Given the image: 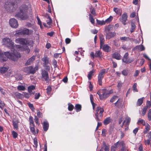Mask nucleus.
Instances as JSON below:
<instances>
[{
    "label": "nucleus",
    "instance_id": "obj_1",
    "mask_svg": "<svg viewBox=\"0 0 151 151\" xmlns=\"http://www.w3.org/2000/svg\"><path fill=\"white\" fill-rule=\"evenodd\" d=\"M20 57V54L15 51L13 53L6 52L4 54L0 49V62L6 61L8 58L13 61H15L18 60V58Z\"/></svg>",
    "mask_w": 151,
    "mask_h": 151
},
{
    "label": "nucleus",
    "instance_id": "obj_2",
    "mask_svg": "<svg viewBox=\"0 0 151 151\" xmlns=\"http://www.w3.org/2000/svg\"><path fill=\"white\" fill-rule=\"evenodd\" d=\"M113 93V91L111 90L108 91L106 89H103L99 90L97 92V94L99 96L100 99H102L108 97L109 95Z\"/></svg>",
    "mask_w": 151,
    "mask_h": 151
},
{
    "label": "nucleus",
    "instance_id": "obj_3",
    "mask_svg": "<svg viewBox=\"0 0 151 151\" xmlns=\"http://www.w3.org/2000/svg\"><path fill=\"white\" fill-rule=\"evenodd\" d=\"M5 9L8 11L11 12H14L17 8L18 6L15 5L14 2L10 0V1L6 3L4 5Z\"/></svg>",
    "mask_w": 151,
    "mask_h": 151
},
{
    "label": "nucleus",
    "instance_id": "obj_4",
    "mask_svg": "<svg viewBox=\"0 0 151 151\" xmlns=\"http://www.w3.org/2000/svg\"><path fill=\"white\" fill-rule=\"evenodd\" d=\"M2 41L7 47L10 49L12 50H14L13 52L15 51L20 54L19 53L14 49V43L8 37L4 38L2 39ZM13 52H14L12 53Z\"/></svg>",
    "mask_w": 151,
    "mask_h": 151
},
{
    "label": "nucleus",
    "instance_id": "obj_5",
    "mask_svg": "<svg viewBox=\"0 0 151 151\" xmlns=\"http://www.w3.org/2000/svg\"><path fill=\"white\" fill-rule=\"evenodd\" d=\"M33 31L29 30L26 28L20 29L19 30H17L16 31L15 35H21L23 36L28 35L32 34Z\"/></svg>",
    "mask_w": 151,
    "mask_h": 151
},
{
    "label": "nucleus",
    "instance_id": "obj_6",
    "mask_svg": "<svg viewBox=\"0 0 151 151\" xmlns=\"http://www.w3.org/2000/svg\"><path fill=\"white\" fill-rule=\"evenodd\" d=\"M20 12L16 14L15 17L23 20L26 19L27 18V9L21 6L20 8Z\"/></svg>",
    "mask_w": 151,
    "mask_h": 151
},
{
    "label": "nucleus",
    "instance_id": "obj_7",
    "mask_svg": "<svg viewBox=\"0 0 151 151\" xmlns=\"http://www.w3.org/2000/svg\"><path fill=\"white\" fill-rule=\"evenodd\" d=\"M104 110L103 108L100 106H97L96 110V113L95 114V119L97 121H100L101 119L103 117V113Z\"/></svg>",
    "mask_w": 151,
    "mask_h": 151
},
{
    "label": "nucleus",
    "instance_id": "obj_8",
    "mask_svg": "<svg viewBox=\"0 0 151 151\" xmlns=\"http://www.w3.org/2000/svg\"><path fill=\"white\" fill-rule=\"evenodd\" d=\"M106 69H103L101 70L99 73L98 76V83L99 85H102V80L104 78V75L107 72L108 70L106 71Z\"/></svg>",
    "mask_w": 151,
    "mask_h": 151
},
{
    "label": "nucleus",
    "instance_id": "obj_9",
    "mask_svg": "<svg viewBox=\"0 0 151 151\" xmlns=\"http://www.w3.org/2000/svg\"><path fill=\"white\" fill-rule=\"evenodd\" d=\"M9 23L10 26L13 28H17L18 26L17 20L14 18H11L9 21Z\"/></svg>",
    "mask_w": 151,
    "mask_h": 151
},
{
    "label": "nucleus",
    "instance_id": "obj_10",
    "mask_svg": "<svg viewBox=\"0 0 151 151\" xmlns=\"http://www.w3.org/2000/svg\"><path fill=\"white\" fill-rule=\"evenodd\" d=\"M121 146L123 147V142L122 141H118L111 147V151H116V148Z\"/></svg>",
    "mask_w": 151,
    "mask_h": 151
},
{
    "label": "nucleus",
    "instance_id": "obj_11",
    "mask_svg": "<svg viewBox=\"0 0 151 151\" xmlns=\"http://www.w3.org/2000/svg\"><path fill=\"white\" fill-rule=\"evenodd\" d=\"M42 60L43 63V66L44 67H46V68L47 69H50V67L49 66L47 65L49 63V58L47 56H44L43 58L42 59Z\"/></svg>",
    "mask_w": 151,
    "mask_h": 151
},
{
    "label": "nucleus",
    "instance_id": "obj_12",
    "mask_svg": "<svg viewBox=\"0 0 151 151\" xmlns=\"http://www.w3.org/2000/svg\"><path fill=\"white\" fill-rule=\"evenodd\" d=\"M42 78L44 79L47 82H49L50 79L48 73L45 70H42L41 73Z\"/></svg>",
    "mask_w": 151,
    "mask_h": 151
},
{
    "label": "nucleus",
    "instance_id": "obj_13",
    "mask_svg": "<svg viewBox=\"0 0 151 151\" xmlns=\"http://www.w3.org/2000/svg\"><path fill=\"white\" fill-rule=\"evenodd\" d=\"M15 42L16 43L20 44L22 45H26L27 43L26 39L18 38L16 40Z\"/></svg>",
    "mask_w": 151,
    "mask_h": 151
},
{
    "label": "nucleus",
    "instance_id": "obj_14",
    "mask_svg": "<svg viewBox=\"0 0 151 151\" xmlns=\"http://www.w3.org/2000/svg\"><path fill=\"white\" fill-rule=\"evenodd\" d=\"M131 119L130 117L128 116H127L126 117L125 119V120H124L123 121V125L124 124L125 122L126 121V122L125 125V130H127L129 129L128 126L129 125V123L130 122Z\"/></svg>",
    "mask_w": 151,
    "mask_h": 151
},
{
    "label": "nucleus",
    "instance_id": "obj_15",
    "mask_svg": "<svg viewBox=\"0 0 151 151\" xmlns=\"http://www.w3.org/2000/svg\"><path fill=\"white\" fill-rule=\"evenodd\" d=\"M106 39L109 40L116 35V33L115 32H106Z\"/></svg>",
    "mask_w": 151,
    "mask_h": 151
},
{
    "label": "nucleus",
    "instance_id": "obj_16",
    "mask_svg": "<svg viewBox=\"0 0 151 151\" xmlns=\"http://www.w3.org/2000/svg\"><path fill=\"white\" fill-rule=\"evenodd\" d=\"M129 54L128 52H126L123 56V62L127 63H129L132 61L130 60L128 58Z\"/></svg>",
    "mask_w": 151,
    "mask_h": 151
},
{
    "label": "nucleus",
    "instance_id": "obj_17",
    "mask_svg": "<svg viewBox=\"0 0 151 151\" xmlns=\"http://www.w3.org/2000/svg\"><path fill=\"white\" fill-rule=\"evenodd\" d=\"M99 38L100 40V47H102V46L104 44L105 40L104 36L102 34H100L99 35Z\"/></svg>",
    "mask_w": 151,
    "mask_h": 151
},
{
    "label": "nucleus",
    "instance_id": "obj_18",
    "mask_svg": "<svg viewBox=\"0 0 151 151\" xmlns=\"http://www.w3.org/2000/svg\"><path fill=\"white\" fill-rule=\"evenodd\" d=\"M36 56L33 55L31 58H29L26 63L25 64L26 65H30L35 60Z\"/></svg>",
    "mask_w": 151,
    "mask_h": 151
},
{
    "label": "nucleus",
    "instance_id": "obj_19",
    "mask_svg": "<svg viewBox=\"0 0 151 151\" xmlns=\"http://www.w3.org/2000/svg\"><path fill=\"white\" fill-rule=\"evenodd\" d=\"M38 70L37 66H36L35 68H33L32 66H29L30 74H34Z\"/></svg>",
    "mask_w": 151,
    "mask_h": 151
},
{
    "label": "nucleus",
    "instance_id": "obj_20",
    "mask_svg": "<svg viewBox=\"0 0 151 151\" xmlns=\"http://www.w3.org/2000/svg\"><path fill=\"white\" fill-rule=\"evenodd\" d=\"M112 121V119L110 117H106L103 121V124L105 125H106L110 122H111Z\"/></svg>",
    "mask_w": 151,
    "mask_h": 151
},
{
    "label": "nucleus",
    "instance_id": "obj_21",
    "mask_svg": "<svg viewBox=\"0 0 151 151\" xmlns=\"http://www.w3.org/2000/svg\"><path fill=\"white\" fill-rule=\"evenodd\" d=\"M49 125L48 122L47 121H44L43 122V128L44 131H46L48 129Z\"/></svg>",
    "mask_w": 151,
    "mask_h": 151
},
{
    "label": "nucleus",
    "instance_id": "obj_22",
    "mask_svg": "<svg viewBox=\"0 0 151 151\" xmlns=\"http://www.w3.org/2000/svg\"><path fill=\"white\" fill-rule=\"evenodd\" d=\"M113 25L109 24L105 27V31L106 32H110L113 29Z\"/></svg>",
    "mask_w": 151,
    "mask_h": 151
},
{
    "label": "nucleus",
    "instance_id": "obj_23",
    "mask_svg": "<svg viewBox=\"0 0 151 151\" xmlns=\"http://www.w3.org/2000/svg\"><path fill=\"white\" fill-rule=\"evenodd\" d=\"M112 57L113 58L117 60H119L121 59L120 55L117 52H115L112 55Z\"/></svg>",
    "mask_w": 151,
    "mask_h": 151
},
{
    "label": "nucleus",
    "instance_id": "obj_24",
    "mask_svg": "<svg viewBox=\"0 0 151 151\" xmlns=\"http://www.w3.org/2000/svg\"><path fill=\"white\" fill-rule=\"evenodd\" d=\"M101 48H102L104 51L108 52L109 51V49L110 48V47L107 44H104Z\"/></svg>",
    "mask_w": 151,
    "mask_h": 151
},
{
    "label": "nucleus",
    "instance_id": "obj_25",
    "mask_svg": "<svg viewBox=\"0 0 151 151\" xmlns=\"http://www.w3.org/2000/svg\"><path fill=\"white\" fill-rule=\"evenodd\" d=\"M12 123L14 128L16 129V130H18L19 129L18 124L19 123V122L18 120H16L15 121H13Z\"/></svg>",
    "mask_w": 151,
    "mask_h": 151
},
{
    "label": "nucleus",
    "instance_id": "obj_26",
    "mask_svg": "<svg viewBox=\"0 0 151 151\" xmlns=\"http://www.w3.org/2000/svg\"><path fill=\"white\" fill-rule=\"evenodd\" d=\"M81 106L79 104H77L75 105V109L77 112H78L81 110Z\"/></svg>",
    "mask_w": 151,
    "mask_h": 151
},
{
    "label": "nucleus",
    "instance_id": "obj_27",
    "mask_svg": "<svg viewBox=\"0 0 151 151\" xmlns=\"http://www.w3.org/2000/svg\"><path fill=\"white\" fill-rule=\"evenodd\" d=\"M134 49L135 50H139L141 51L144 50H145V48L142 45L137 46Z\"/></svg>",
    "mask_w": 151,
    "mask_h": 151
},
{
    "label": "nucleus",
    "instance_id": "obj_28",
    "mask_svg": "<svg viewBox=\"0 0 151 151\" xmlns=\"http://www.w3.org/2000/svg\"><path fill=\"white\" fill-rule=\"evenodd\" d=\"M94 73V70H92L89 72L87 76L89 80H90L92 78V76L93 75Z\"/></svg>",
    "mask_w": 151,
    "mask_h": 151
},
{
    "label": "nucleus",
    "instance_id": "obj_29",
    "mask_svg": "<svg viewBox=\"0 0 151 151\" xmlns=\"http://www.w3.org/2000/svg\"><path fill=\"white\" fill-rule=\"evenodd\" d=\"M95 56L96 57L101 58L102 57V52L99 50L96 51Z\"/></svg>",
    "mask_w": 151,
    "mask_h": 151
},
{
    "label": "nucleus",
    "instance_id": "obj_30",
    "mask_svg": "<svg viewBox=\"0 0 151 151\" xmlns=\"http://www.w3.org/2000/svg\"><path fill=\"white\" fill-rule=\"evenodd\" d=\"M35 127V125H30L29 126L30 131L34 134H36Z\"/></svg>",
    "mask_w": 151,
    "mask_h": 151
},
{
    "label": "nucleus",
    "instance_id": "obj_31",
    "mask_svg": "<svg viewBox=\"0 0 151 151\" xmlns=\"http://www.w3.org/2000/svg\"><path fill=\"white\" fill-rule=\"evenodd\" d=\"M131 26L130 32L131 33H132L134 31L136 26L134 23L132 22L131 23Z\"/></svg>",
    "mask_w": 151,
    "mask_h": 151
},
{
    "label": "nucleus",
    "instance_id": "obj_32",
    "mask_svg": "<svg viewBox=\"0 0 151 151\" xmlns=\"http://www.w3.org/2000/svg\"><path fill=\"white\" fill-rule=\"evenodd\" d=\"M8 68L3 67L0 68V72L1 73H4L6 72L8 70Z\"/></svg>",
    "mask_w": 151,
    "mask_h": 151
},
{
    "label": "nucleus",
    "instance_id": "obj_33",
    "mask_svg": "<svg viewBox=\"0 0 151 151\" xmlns=\"http://www.w3.org/2000/svg\"><path fill=\"white\" fill-rule=\"evenodd\" d=\"M47 19L46 21L47 24L49 26H50L52 23V19L50 17L49 15L48 16Z\"/></svg>",
    "mask_w": 151,
    "mask_h": 151
},
{
    "label": "nucleus",
    "instance_id": "obj_34",
    "mask_svg": "<svg viewBox=\"0 0 151 151\" xmlns=\"http://www.w3.org/2000/svg\"><path fill=\"white\" fill-rule=\"evenodd\" d=\"M144 97L139 99L137 101V106H140L142 104L143 102V99Z\"/></svg>",
    "mask_w": 151,
    "mask_h": 151
},
{
    "label": "nucleus",
    "instance_id": "obj_35",
    "mask_svg": "<svg viewBox=\"0 0 151 151\" xmlns=\"http://www.w3.org/2000/svg\"><path fill=\"white\" fill-rule=\"evenodd\" d=\"M23 71L27 74H30L29 66L25 67L23 69Z\"/></svg>",
    "mask_w": 151,
    "mask_h": 151
},
{
    "label": "nucleus",
    "instance_id": "obj_36",
    "mask_svg": "<svg viewBox=\"0 0 151 151\" xmlns=\"http://www.w3.org/2000/svg\"><path fill=\"white\" fill-rule=\"evenodd\" d=\"M29 119L30 126L35 125L34 124V121H33V117L32 116H30L29 117Z\"/></svg>",
    "mask_w": 151,
    "mask_h": 151
},
{
    "label": "nucleus",
    "instance_id": "obj_37",
    "mask_svg": "<svg viewBox=\"0 0 151 151\" xmlns=\"http://www.w3.org/2000/svg\"><path fill=\"white\" fill-rule=\"evenodd\" d=\"M113 17L112 16H110L107 19L104 21L105 23H110L113 19Z\"/></svg>",
    "mask_w": 151,
    "mask_h": 151
},
{
    "label": "nucleus",
    "instance_id": "obj_38",
    "mask_svg": "<svg viewBox=\"0 0 151 151\" xmlns=\"http://www.w3.org/2000/svg\"><path fill=\"white\" fill-rule=\"evenodd\" d=\"M89 19L91 22V23L92 24H94L95 23V20L93 18V16L91 14H89Z\"/></svg>",
    "mask_w": 151,
    "mask_h": 151
},
{
    "label": "nucleus",
    "instance_id": "obj_39",
    "mask_svg": "<svg viewBox=\"0 0 151 151\" xmlns=\"http://www.w3.org/2000/svg\"><path fill=\"white\" fill-rule=\"evenodd\" d=\"M114 11L118 14L121 15V12H120L119 9L117 8H114Z\"/></svg>",
    "mask_w": 151,
    "mask_h": 151
},
{
    "label": "nucleus",
    "instance_id": "obj_40",
    "mask_svg": "<svg viewBox=\"0 0 151 151\" xmlns=\"http://www.w3.org/2000/svg\"><path fill=\"white\" fill-rule=\"evenodd\" d=\"M35 88V87L34 86L32 85L29 86L28 88V92L30 93L32 90Z\"/></svg>",
    "mask_w": 151,
    "mask_h": 151
},
{
    "label": "nucleus",
    "instance_id": "obj_41",
    "mask_svg": "<svg viewBox=\"0 0 151 151\" xmlns=\"http://www.w3.org/2000/svg\"><path fill=\"white\" fill-rule=\"evenodd\" d=\"M47 93L48 95L50 94L52 90V88L50 86H47V88L46 89Z\"/></svg>",
    "mask_w": 151,
    "mask_h": 151
},
{
    "label": "nucleus",
    "instance_id": "obj_42",
    "mask_svg": "<svg viewBox=\"0 0 151 151\" xmlns=\"http://www.w3.org/2000/svg\"><path fill=\"white\" fill-rule=\"evenodd\" d=\"M97 23L98 24L100 25H102L105 24V23L104 21H100L98 19L96 20Z\"/></svg>",
    "mask_w": 151,
    "mask_h": 151
},
{
    "label": "nucleus",
    "instance_id": "obj_43",
    "mask_svg": "<svg viewBox=\"0 0 151 151\" xmlns=\"http://www.w3.org/2000/svg\"><path fill=\"white\" fill-rule=\"evenodd\" d=\"M74 108V106L72 104L70 103L68 104V109L69 111H72Z\"/></svg>",
    "mask_w": 151,
    "mask_h": 151
},
{
    "label": "nucleus",
    "instance_id": "obj_44",
    "mask_svg": "<svg viewBox=\"0 0 151 151\" xmlns=\"http://www.w3.org/2000/svg\"><path fill=\"white\" fill-rule=\"evenodd\" d=\"M90 12L91 13L93 14L94 16H96V13L95 12V10L94 8L93 7H91L90 9Z\"/></svg>",
    "mask_w": 151,
    "mask_h": 151
},
{
    "label": "nucleus",
    "instance_id": "obj_45",
    "mask_svg": "<svg viewBox=\"0 0 151 151\" xmlns=\"http://www.w3.org/2000/svg\"><path fill=\"white\" fill-rule=\"evenodd\" d=\"M17 89L19 91H24L25 89V87L24 86L22 85L19 86L17 87Z\"/></svg>",
    "mask_w": 151,
    "mask_h": 151
},
{
    "label": "nucleus",
    "instance_id": "obj_46",
    "mask_svg": "<svg viewBox=\"0 0 151 151\" xmlns=\"http://www.w3.org/2000/svg\"><path fill=\"white\" fill-rule=\"evenodd\" d=\"M12 134L13 137L14 139L16 138L17 137L18 135L17 133L14 131H12Z\"/></svg>",
    "mask_w": 151,
    "mask_h": 151
},
{
    "label": "nucleus",
    "instance_id": "obj_47",
    "mask_svg": "<svg viewBox=\"0 0 151 151\" xmlns=\"http://www.w3.org/2000/svg\"><path fill=\"white\" fill-rule=\"evenodd\" d=\"M37 115L39 118H42L43 117L42 114L39 110H37Z\"/></svg>",
    "mask_w": 151,
    "mask_h": 151
},
{
    "label": "nucleus",
    "instance_id": "obj_48",
    "mask_svg": "<svg viewBox=\"0 0 151 151\" xmlns=\"http://www.w3.org/2000/svg\"><path fill=\"white\" fill-rule=\"evenodd\" d=\"M133 39L132 38H129L128 37H123V41H133Z\"/></svg>",
    "mask_w": 151,
    "mask_h": 151
},
{
    "label": "nucleus",
    "instance_id": "obj_49",
    "mask_svg": "<svg viewBox=\"0 0 151 151\" xmlns=\"http://www.w3.org/2000/svg\"><path fill=\"white\" fill-rule=\"evenodd\" d=\"M130 74L129 71L128 70H123V75L127 76Z\"/></svg>",
    "mask_w": 151,
    "mask_h": 151
},
{
    "label": "nucleus",
    "instance_id": "obj_50",
    "mask_svg": "<svg viewBox=\"0 0 151 151\" xmlns=\"http://www.w3.org/2000/svg\"><path fill=\"white\" fill-rule=\"evenodd\" d=\"M151 106V100H150V101H147L146 104V106H145V107H146L147 108H150V106Z\"/></svg>",
    "mask_w": 151,
    "mask_h": 151
},
{
    "label": "nucleus",
    "instance_id": "obj_51",
    "mask_svg": "<svg viewBox=\"0 0 151 151\" xmlns=\"http://www.w3.org/2000/svg\"><path fill=\"white\" fill-rule=\"evenodd\" d=\"M151 109H150L148 111L147 114V116L149 121L151 120Z\"/></svg>",
    "mask_w": 151,
    "mask_h": 151
},
{
    "label": "nucleus",
    "instance_id": "obj_52",
    "mask_svg": "<svg viewBox=\"0 0 151 151\" xmlns=\"http://www.w3.org/2000/svg\"><path fill=\"white\" fill-rule=\"evenodd\" d=\"M37 18L38 21V24L39 25L41 28H42V22L40 21V20L38 17L37 16Z\"/></svg>",
    "mask_w": 151,
    "mask_h": 151
},
{
    "label": "nucleus",
    "instance_id": "obj_53",
    "mask_svg": "<svg viewBox=\"0 0 151 151\" xmlns=\"http://www.w3.org/2000/svg\"><path fill=\"white\" fill-rule=\"evenodd\" d=\"M4 106V102L2 101L0 99V108L3 109Z\"/></svg>",
    "mask_w": 151,
    "mask_h": 151
},
{
    "label": "nucleus",
    "instance_id": "obj_54",
    "mask_svg": "<svg viewBox=\"0 0 151 151\" xmlns=\"http://www.w3.org/2000/svg\"><path fill=\"white\" fill-rule=\"evenodd\" d=\"M118 97L117 96H113L110 99V101L111 102H113L115 100H116L118 98Z\"/></svg>",
    "mask_w": 151,
    "mask_h": 151
},
{
    "label": "nucleus",
    "instance_id": "obj_55",
    "mask_svg": "<svg viewBox=\"0 0 151 151\" xmlns=\"http://www.w3.org/2000/svg\"><path fill=\"white\" fill-rule=\"evenodd\" d=\"M147 109V108L146 107H145V106L143 108L142 110V115L144 116L145 115Z\"/></svg>",
    "mask_w": 151,
    "mask_h": 151
},
{
    "label": "nucleus",
    "instance_id": "obj_56",
    "mask_svg": "<svg viewBox=\"0 0 151 151\" xmlns=\"http://www.w3.org/2000/svg\"><path fill=\"white\" fill-rule=\"evenodd\" d=\"M127 14L125 13L123 14V22H125L127 19Z\"/></svg>",
    "mask_w": 151,
    "mask_h": 151
},
{
    "label": "nucleus",
    "instance_id": "obj_57",
    "mask_svg": "<svg viewBox=\"0 0 151 151\" xmlns=\"http://www.w3.org/2000/svg\"><path fill=\"white\" fill-rule=\"evenodd\" d=\"M133 90L136 92L138 91V90L137 88V83H134L133 86Z\"/></svg>",
    "mask_w": 151,
    "mask_h": 151
},
{
    "label": "nucleus",
    "instance_id": "obj_58",
    "mask_svg": "<svg viewBox=\"0 0 151 151\" xmlns=\"http://www.w3.org/2000/svg\"><path fill=\"white\" fill-rule=\"evenodd\" d=\"M16 96L17 98L19 99H21L22 98L23 95L19 93H16Z\"/></svg>",
    "mask_w": 151,
    "mask_h": 151
},
{
    "label": "nucleus",
    "instance_id": "obj_59",
    "mask_svg": "<svg viewBox=\"0 0 151 151\" xmlns=\"http://www.w3.org/2000/svg\"><path fill=\"white\" fill-rule=\"evenodd\" d=\"M140 123L141 124H142L143 125H145V123L144 120L143 119H140L138 120V123Z\"/></svg>",
    "mask_w": 151,
    "mask_h": 151
},
{
    "label": "nucleus",
    "instance_id": "obj_60",
    "mask_svg": "<svg viewBox=\"0 0 151 151\" xmlns=\"http://www.w3.org/2000/svg\"><path fill=\"white\" fill-rule=\"evenodd\" d=\"M34 143L35 147H37V139L36 138H35L34 139Z\"/></svg>",
    "mask_w": 151,
    "mask_h": 151
},
{
    "label": "nucleus",
    "instance_id": "obj_61",
    "mask_svg": "<svg viewBox=\"0 0 151 151\" xmlns=\"http://www.w3.org/2000/svg\"><path fill=\"white\" fill-rule=\"evenodd\" d=\"M54 34V32L53 31H51L50 32H48L47 33V35L48 36H49L50 37H52Z\"/></svg>",
    "mask_w": 151,
    "mask_h": 151
},
{
    "label": "nucleus",
    "instance_id": "obj_62",
    "mask_svg": "<svg viewBox=\"0 0 151 151\" xmlns=\"http://www.w3.org/2000/svg\"><path fill=\"white\" fill-rule=\"evenodd\" d=\"M35 99H38L40 96V93H36L35 95Z\"/></svg>",
    "mask_w": 151,
    "mask_h": 151
},
{
    "label": "nucleus",
    "instance_id": "obj_63",
    "mask_svg": "<svg viewBox=\"0 0 151 151\" xmlns=\"http://www.w3.org/2000/svg\"><path fill=\"white\" fill-rule=\"evenodd\" d=\"M53 65L54 68H56L57 66V62L55 59H54L53 60Z\"/></svg>",
    "mask_w": 151,
    "mask_h": 151
},
{
    "label": "nucleus",
    "instance_id": "obj_64",
    "mask_svg": "<svg viewBox=\"0 0 151 151\" xmlns=\"http://www.w3.org/2000/svg\"><path fill=\"white\" fill-rule=\"evenodd\" d=\"M28 106L30 109L32 110H34L35 109L33 104L30 103L28 104Z\"/></svg>",
    "mask_w": 151,
    "mask_h": 151
}]
</instances>
